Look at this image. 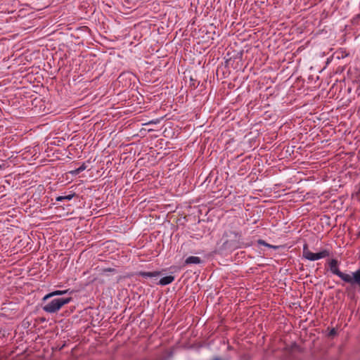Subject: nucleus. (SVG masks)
I'll return each mask as SVG.
<instances>
[{
	"label": "nucleus",
	"mask_w": 360,
	"mask_h": 360,
	"mask_svg": "<svg viewBox=\"0 0 360 360\" xmlns=\"http://www.w3.org/2000/svg\"><path fill=\"white\" fill-rule=\"evenodd\" d=\"M103 272H111V271H115V269H111V268H108V269H104L103 270Z\"/></svg>",
	"instance_id": "14"
},
{
	"label": "nucleus",
	"mask_w": 360,
	"mask_h": 360,
	"mask_svg": "<svg viewBox=\"0 0 360 360\" xmlns=\"http://www.w3.org/2000/svg\"><path fill=\"white\" fill-rule=\"evenodd\" d=\"M337 333L336 330L335 328H332L329 333L330 336L335 335Z\"/></svg>",
	"instance_id": "13"
},
{
	"label": "nucleus",
	"mask_w": 360,
	"mask_h": 360,
	"mask_svg": "<svg viewBox=\"0 0 360 360\" xmlns=\"http://www.w3.org/2000/svg\"><path fill=\"white\" fill-rule=\"evenodd\" d=\"M214 360H221V359H219V358H216V359H214Z\"/></svg>",
	"instance_id": "15"
},
{
	"label": "nucleus",
	"mask_w": 360,
	"mask_h": 360,
	"mask_svg": "<svg viewBox=\"0 0 360 360\" xmlns=\"http://www.w3.org/2000/svg\"><path fill=\"white\" fill-rule=\"evenodd\" d=\"M339 262L336 259L329 260L328 265L330 271L334 275L340 277L342 281L352 285H358L360 289V269L356 271L352 275L345 274L339 269Z\"/></svg>",
	"instance_id": "1"
},
{
	"label": "nucleus",
	"mask_w": 360,
	"mask_h": 360,
	"mask_svg": "<svg viewBox=\"0 0 360 360\" xmlns=\"http://www.w3.org/2000/svg\"><path fill=\"white\" fill-rule=\"evenodd\" d=\"M174 281V276L169 275V276H167L162 278L159 281L158 283L161 285H168V284L172 283Z\"/></svg>",
	"instance_id": "7"
},
{
	"label": "nucleus",
	"mask_w": 360,
	"mask_h": 360,
	"mask_svg": "<svg viewBox=\"0 0 360 360\" xmlns=\"http://www.w3.org/2000/svg\"><path fill=\"white\" fill-rule=\"evenodd\" d=\"M258 243L261 245H263L264 246H266L268 248H274V249H277L278 247L277 246H274V245H271L270 244H268L267 243H266L264 240H259L258 241Z\"/></svg>",
	"instance_id": "12"
},
{
	"label": "nucleus",
	"mask_w": 360,
	"mask_h": 360,
	"mask_svg": "<svg viewBox=\"0 0 360 360\" xmlns=\"http://www.w3.org/2000/svg\"><path fill=\"white\" fill-rule=\"evenodd\" d=\"M71 300L72 297L53 299L43 307V310L50 314L56 313L63 306L70 302Z\"/></svg>",
	"instance_id": "3"
},
{
	"label": "nucleus",
	"mask_w": 360,
	"mask_h": 360,
	"mask_svg": "<svg viewBox=\"0 0 360 360\" xmlns=\"http://www.w3.org/2000/svg\"><path fill=\"white\" fill-rule=\"evenodd\" d=\"M159 271H152V272H146V271H140L138 273V275L143 277V278H153L159 276Z\"/></svg>",
	"instance_id": "8"
},
{
	"label": "nucleus",
	"mask_w": 360,
	"mask_h": 360,
	"mask_svg": "<svg viewBox=\"0 0 360 360\" xmlns=\"http://www.w3.org/2000/svg\"><path fill=\"white\" fill-rule=\"evenodd\" d=\"M1 168V166L0 165V169Z\"/></svg>",
	"instance_id": "16"
},
{
	"label": "nucleus",
	"mask_w": 360,
	"mask_h": 360,
	"mask_svg": "<svg viewBox=\"0 0 360 360\" xmlns=\"http://www.w3.org/2000/svg\"><path fill=\"white\" fill-rule=\"evenodd\" d=\"M330 252L328 250H323L322 251L314 253L308 249V245L304 244L303 246V257L309 261H316L320 259L330 256Z\"/></svg>",
	"instance_id": "4"
},
{
	"label": "nucleus",
	"mask_w": 360,
	"mask_h": 360,
	"mask_svg": "<svg viewBox=\"0 0 360 360\" xmlns=\"http://www.w3.org/2000/svg\"><path fill=\"white\" fill-rule=\"evenodd\" d=\"M223 238L224 240V245L230 248H238L241 245V235L236 231H226Z\"/></svg>",
	"instance_id": "2"
},
{
	"label": "nucleus",
	"mask_w": 360,
	"mask_h": 360,
	"mask_svg": "<svg viewBox=\"0 0 360 360\" xmlns=\"http://www.w3.org/2000/svg\"><path fill=\"white\" fill-rule=\"evenodd\" d=\"M202 262V259L199 257L190 256L185 260L186 264H198Z\"/></svg>",
	"instance_id": "5"
},
{
	"label": "nucleus",
	"mask_w": 360,
	"mask_h": 360,
	"mask_svg": "<svg viewBox=\"0 0 360 360\" xmlns=\"http://www.w3.org/2000/svg\"><path fill=\"white\" fill-rule=\"evenodd\" d=\"M359 16H360V14H359Z\"/></svg>",
	"instance_id": "17"
},
{
	"label": "nucleus",
	"mask_w": 360,
	"mask_h": 360,
	"mask_svg": "<svg viewBox=\"0 0 360 360\" xmlns=\"http://www.w3.org/2000/svg\"><path fill=\"white\" fill-rule=\"evenodd\" d=\"M68 292V290H55V291H53L47 295H46L44 298H43V300L45 301L53 296H57V295H64L65 293H67Z\"/></svg>",
	"instance_id": "6"
},
{
	"label": "nucleus",
	"mask_w": 360,
	"mask_h": 360,
	"mask_svg": "<svg viewBox=\"0 0 360 360\" xmlns=\"http://www.w3.org/2000/svg\"><path fill=\"white\" fill-rule=\"evenodd\" d=\"M258 243L261 245H263L264 246H266L268 248H274V249H277L278 247L277 246H274V245H271L270 244H268L267 243H266L264 240H259L258 241Z\"/></svg>",
	"instance_id": "11"
},
{
	"label": "nucleus",
	"mask_w": 360,
	"mask_h": 360,
	"mask_svg": "<svg viewBox=\"0 0 360 360\" xmlns=\"http://www.w3.org/2000/svg\"><path fill=\"white\" fill-rule=\"evenodd\" d=\"M86 166L84 163L79 167H78L77 169H75L73 171H71L70 173L72 174L77 175V174H79L80 172H82V171H84V169H86Z\"/></svg>",
	"instance_id": "10"
},
{
	"label": "nucleus",
	"mask_w": 360,
	"mask_h": 360,
	"mask_svg": "<svg viewBox=\"0 0 360 360\" xmlns=\"http://www.w3.org/2000/svg\"><path fill=\"white\" fill-rule=\"evenodd\" d=\"M75 195V193H71L67 195H60L56 198L57 201H62L63 200H70Z\"/></svg>",
	"instance_id": "9"
}]
</instances>
